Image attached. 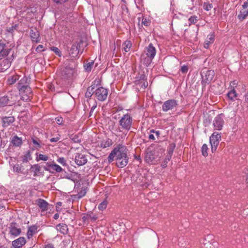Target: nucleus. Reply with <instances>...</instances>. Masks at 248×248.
<instances>
[{"mask_svg":"<svg viewBox=\"0 0 248 248\" xmlns=\"http://www.w3.org/2000/svg\"><path fill=\"white\" fill-rule=\"evenodd\" d=\"M117 152L116 155V165L120 168H123L128 164V157L127 154L128 150L126 147L122 144L117 145Z\"/></svg>","mask_w":248,"mask_h":248,"instance_id":"nucleus-1","label":"nucleus"},{"mask_svg":"<svg viewBox=\"0 0 248 248\" xmlns=\"http://www.w3.org/2000/svg\"><path fill=\"white\" fill-rule=\"evenodd\" d=\"M133 123V119L129 113L124 114L119 121V126L116 128L117 133H123L126 135L127 132L130 130Z\"/></svg>","mask_w":248,"mask_h":248,"instance_id":"nucleus-2","label":"nucleus"},{"mask_svg":"<svg viewBox=\"0 0 248 248\" xmlns=\"http://www.w3.org/2000/svg\"><path fill=\"white\" fill-rule=\"evenodd\" d=\"M156 49L152 43L145 48V53L141 56V60L144 65L148 66L152 62L156 55Z\"/></svg>","mask_w":248,"mask_h":248,"instance_id":"nucleus-3","label":"nucleus"},{"mask_svg":"<svg viewBox=\"0 0 248 248\" xmlns=\"http://www.w3.org/2000/svg\"><path fill=\"white\" fill-rule=\"evenodd\" d=\"M18 96L16 94L10 93L9 95H5L0 97V108L6 106H12L16 103Z\"/></svg>","mask_w":248,"mask_h":248,"instance_id":"nucleus-4","label":"nucleus"},{"mask_svg":"<svg viewBox=\"0 0 248 248\" xmlns=\"http://www.w3.org/2000/svg\"><path fill=\"white\" fill-rule=\"evenodd\" d=\"M201 76L202 78V84L205 86L206 84H209L213 80L215 72L212 70L202 71L201 73Z\"/></svg>","mask_w":248,"mask_h":248,"instance_id":"nucleus-5","label":"nucleus"},{"mask_svg":"<svg viewBox=\"0 0 248 248\" xmlns=\"http://www.w3.org/2000/svg\"><path fill=\"white\" fill-rule=\"evenodd\" d=\"M221 140V135L217 132H214L210 137V143L211 146L212 153L215 152L217 149L219 141Z\"/></svg>","mask_w":248,"mask_h":248,"instance_id":"nucleus-6","label":"nucleus"},{"mask_svg":"<svg viewBox=\"0 0 248 248\" xmlns=\"http://www.w3.org/2000/svg\"><path fill=\"white\" fill-rule=\"evenodd\" d=\"M108 89L103 87H99L94 90V96L100 101H105L108 95Z\"/></svg>","mask_w":248,"mask_h":248,"instance_id":"nucleus-7","label":"nucleus"},{"mask_svg":"<svg viewBox=\"0 0 248 248\" xmlns=\"http://www.w3.org/2000/svg\"><path fill=\"white\" fill-rule=\"evenodd\" d=\"M224 115L221 113L217 115L213 122V124L215 130H221L224 124Z\"/></svg>","mask_w":248,"mask_h":248,"instance_id":"nucleus-8","label":"nucleus"},{"mask_svg":"<svg viewBox=\"0 0 248 248\" xmlns=\"http://www.w3.org/2000/svg\"><path fill=\"white\" fill-rule=\"evenodd\" d=\"M44 169L45 170L51 173H54V171L61 172L63 170L61 166L54 163V161L52 162H47L46 166H44Z\"/></svg>","mask_w":248,"mask_h":248,"instance_id":"nucleus-9","label":"nucleus"},{"mask_svg":"<svg viewBox=\"0 0 248 248\" xmlns=\"http://www.w3.org/2000/svg\"><path fill=\"white\" fill-rule=\"evenodd\" d=\"M178 105L177 101L174 99H170L164 102L162 109L164 112H167L174 109Z\"/></svg>","mask_w":248,"mask_h":248,"instance_id":"nucleus-10","label":"nucleus"},{"mask_svg":"<svg viewBox=\"0 0 248 248\" xmlns=\"http://www.w3.org/2000/svg\"><path fill=\"white\" fill-rule=\"evenodd\" d=\"M35 204L40 209L42 214L46 211L50 206L46 200L41 198H39L35 201Z\"/></svg>","mask_w":248,"mask_h":248,"instance_id":"nucleus-11","label":"nucleus"},{"mask_svg":"<svg viewBox=\"0 0 248 248\" xmlns=\"http://www.w3.org/2000/svg\"><path fill=\"white\" fill-rule=\"evenodd\" d=\"M19 91L23 93L22 98L27 101L31 100L32 97V91L31 88L28 86H25Z\"/></svg>","mask_w":248,"mask_h":248,"instance_id":"nucleus-12","label":"nucleus"},{"mask_svg":"<svg viewBox=\"0 0 248 248\" xmlns=\"http://www.w3.org/2000/svg\"><path fill=\"white\" fill-rule=\"evenodd\" d=\"M10 233L14 236H18L21 232L18 225L16 222H12L9 227Z\"/></svg>","mask_w":248,"mask_h":248,"instance_id":"nucleus-13","label":"nucleus"},{"mask_svg":"<svg viewBox=\"0 0 248 248\" xmlns=\"http://www.w3.org/2000/svg\"><path fill=\"white\" fill-rule=\"evenodd\" d=\"M75 161L78 165L82 166L87 163V158L85 155L78 154L75 156Z\"/></svg>","mask_w":248,"mask_h":248,"instance_id":"nucleus-14","label":"nucleus"},{"mask_svg":"<svg viewBox=\"0 0 248 248\" xmlns=\"http://www.w3.org/2000/svg\"><path fill=\"white\" fill-rule=\"evenodd\" d=\"M26 243L25 238L24 237H20L12 242V246L17 248H22Z\"/></svg>","mask_w":248,"mask_h":248,"instance_id":"nucleus-15","label":"nucleus"},{"mask_svg":"<svg viewBox=\"0 0 248 248\" xmlns=\"http://www.w3.org/2000/svg\"><path fill=\"white\" fill-rule=\"evenodd\" d=\"M11 50L10 48L7 47L5 44H0V60L7 56Z\"/></svg>","mask_w":248,"mask_h":248,"instance_id":"nucleus-16","label":"nucleus"},{"mask_svg":"<svg viewBox=\"0 0 248 248\" xmlns=\"http://www.w3.org/2000/svg\"><path fill=\"white\" fill-rule=\"evenodd\" d=\"M30 34L31 41L33 42L37 43L40 42V38L39 32L36 29L31 30Z\"/></svg>","mask_w":248,"mask_h":248,"instance_id":"nucleus-17","label":"nucleus"},{"mask_svg":"<svg viewBox=\"0 0 248 248\" xmlns=\"http://www.w3.org/2000/svg\"><path fill=\"white\" fill-rule=\"evenodd\" d=\"M15 118L13 116H5L2 119V125L3 127H6L13 123Z\"/></svg>","mask_w":248,"mask_h":248,"instance_id":"nucleus-18","label":"nucleus"},{"mask_svg":"<svg viewBox=\"0 0 248 248\" xmlns=\"http://www.w3.org/2000/svg\"><path fill=\"white\" fill-rule=\"evenodd\" d=\"M38 226L36 225H32L28 227L27 232V236L28 239H31L34 234L37 232Z\"/></svg>","mask_w":248,"mask_h":248,"instance_id":"nucleus-19","label":"nucleus"},{"mask_svg":"<svg viewBox=\"0 0 248 248\" xmlns=\"http://www.w3.org/2000/svg\"><path fill=\"white\" fill-rule=\"evenodd\" d=\"M78 53V44H73L69 51V55L72 58L76 57Z\"/></svg>","mask_w":248,"mask_h":248,"instance_id":"nucleus-20","label":"nucleus"},{"mask_svg":"<svg viewBox=\"0 0 248 248\" xmlns=\"http://www.w3.org/2000/svg\"><path fill=\"white\" fill-rule=\"evenodd\" d=\"M19 78V76L17 74L10 75L8 77L7 83L9 85H12L15 83Z\"/></svg>","mask_w":248,"mask_h":248,"instance_id":"nucleus-21","label":"nucleus"},{"mask_svg":"<svg viewBox=\"0 0 248 248\" xmlns=\"http://www.w3.org/2000/svg\"><path fill=\"white\" fill-rule=\"evenodd\" d=\"M57 231H59L61 233L66 234L68 233V229L67 225L65 224H59L56 226Z\"/></svg>","mask_w":248,"mask_h":248,"instance_id":"nucleus-22","label":"nucleus"},{"mask_svg":"<svg viewBox=\"0 0 248 248\" xmlns=\"http://www.w3.org/2000/svg\"><path fill=\"white\" fill-rule=\"evenodd\" d=\"M31 170L34 172V176H39L40 174L41 173V167L38 164L31 165Z\"/></svg>","mask_w":248,"mask_h":248,"instance_id":"nucleus-23","label":"nucleus"},{"mask_svg":"<svg viewBox=\"0 0 248 248\" xmlns=\"http://www.w3.org/2000/svg\"><path fill=\"white\" fill-rule=\"evenodd\" d=\"M214 40V35L213 34L208 35L207 39L204 44V48H208L210 45L213 43Z\"/></svg>","mask_w":248,"mask_h":248,"instance_id":"nucleus-24","label":"nucleus"},{"mask_svg":"<svg viewBox=\"0 0 248 248\" xmlns=\"http://www.w3.org/2000/svg\"><path fill=\"white\" fill-rule=\"evenodd\" d=\"M131 46L132 43L131 41L129 40H126L123 44L122 49L125 52H128L130 51Z\"/></svg>","mask_w":248,"mask_h":248,"instance_id":"nucleus-25","label":"nucleus"},{"mask_svg":"<svg viewBox=\"0 0 248 248\" xmlns=\"http://www.w3.org/2000/svg\"><path fill=\"white\" fill-rule=\"evenodd\" d=\"M175 148V144L174 143H171L170 144V145L168 147V155H167L168 160H170Z\"/></svg>","mask_w":248,"mask_h":248,"instance_id":"nucleus-26","label":"nucleus"},{"mask_svg":"<svg viewBox=\"0 0 248 248\" xmlns=\"http://www.w3.org/2000/svg\"><path fill=\"white\" fill-rule=\"evenodd\" d=\"M11 142L14 146L16 147H19L22 143V139L17 136L13 137Z\"/></svg>","mask_w":248,"mask_h":248,"instance_id":"nucleus-27","label":"nucleus"},{"mask_svg":"<svg viewBox=\"0 0 248 248\" xmlns=\"http://www.w3.org/2000/svg\"><path fill=\"white\" fill-rule=\"evenodd\" d=\"M117 145L113 149L108 156V160L109 162H112L114 157L116 158V155L117 152Z\"/></svg>","mask_w":248,"mask_h":248,"instance_id":"nucleus-28","label":"nucleus"},{"mask_svg":"<svg viewBox=\"0 0 248 248\" xmlns=\"http://www.w3.org/2000/svg\"><path fill=\"white\" fill-rule=\"evenodd\" d=\"M248 16V10L243 9L240 11V14L238 16V18L242 21L246 18Z\"/></svg>","mask_w":248,"mask_h":248,"instance_id":"nucleus-29","label":"nucleus"},{"mask_svg":"<svg viewBox=\"0 0 248 248\" xmlns=\"http://www.w3.org/2000/svg\"><path fill=\"white\" fill-rule=\"evenodd\" d=\"M27 78L26 77H24L22 78L18 83L17 88L19 90H21V89H23L25 86H27Z\"/></svg>","mask_w":248,"mask_h":248,"instance_id":"nucleus-30","label":"nucleus"},{"mask_svg":"<svg viewBox=\"0 0 248 248\" xmlns=\"http://www.w3.org/2000/svg\"><path fill=\"white\" fill-rule=\"evenodd\" d=\"M94 87L92 86L89 87L87 88V91L85 93V97L87 98H90L91 96L93 95L94 96Z\"/></svg>","mask_w":248,"mask_h":248,"instance_id":"nucleus-31","label":"nucleus"},{"mask_svg":"<svg viewBox=\"0 0 248 248\" xmlns=\"http://www.w3.org/2000/svg\"><path fill=\"white\" fill-rule=\"evenodd\" d=\"M1 66H3V68H1V72L4 71L5 70L7 69L11 65V62L8 59H5L0 64Z\"/></svg>","mask_w":248,"mask_h":248,"instance_id":"nucleus-32","label":"nucleus"},{"mask_svg":"<svg viewBox=\"0 0 248 248\" xmlns=\"http://www.w3.org/2000/svg\"><path fill=\"white\" fill-rule=\"evenodd\" d=\"M93 64V61H91V62H87L86 63H84V67L85 68V71L88 72H90L92 70V68Z\"/></svg>","mask_w":248,"mask_h":248,"instance_id":"nucleus-33","label":"nucleus"},{"mask_svg":"<svg viewBox=\"0 0 248 248\" xmlns=\"http://www.w3.org/2000/svg\"><path fill=\"white\" fill-rule=\"evenodd\" d=\"M237 93L234 89H232L230 92H229L227 93V96L228 98L231 100H233L234 98L237 96Z\"/></svg>","mask_w":248,"mask_h":248,"instance_id":"nucleus-34","label":"nucleus"},{"mask_svg":"<svg viewBox=\"0 0 248 248\" xmlns=\"http://www.w3.org/2000/svg\"><path fill=\"white\" fill-rule=\"evenodd\" d=\"M87 193V188L85 187H82L80 191L78 193L77 196L78 199L84 197Z\"/></svg>","mask_w":248,"mask_h":248,"instance_id":"nucleus-35","label":"nucleus"},{"mask_svg":"<svg viewBox=\"0 0 248 248\" xmlns=\"http://www.w3.org/2000/svg\"><path fill=\"white\" fill-rule=\"evenodd\" d=\"M70 139L75 143H80L81 141V139L78 135L72 134L70 136Z\"/></svg>","mask_w":248,"mask_h":248,"instance_id":"nucleus-36","label":"nucleus"},{"mask_svg":"<svg viewBox=\"0 0 248 248\" xmlns=\"http://www.w3.org/2000/svg\"><path fill=\"white\" fill-rule=\"evenodd\" d=\"M31 140L34 145V147L35 149H38L41 148L40 141L38 139L32 138Z\"/></svg>","mask_w":248,"mask_h":248,"instance_id":"nucleus-37","label":"nucleus"},{"mask_svg":"<svg viewBox=\"0 0 248 248\" xmlns=\"http://www.w3.org/2000/svg\"><path fill=\"white\" fill-rule=\"evenodd\" d=\"M31 159V155L30 152H28L22 157L23 162H28Z\"/></svg>","mask_w":248,"mask_h":248,"instance_id":"nucleus-38","label":"nucleus"},{"mask_svg":"<svg viewBox=\"0 0 248 248\" xmlns=\"http://www.w3.org/2000/svg\"><path fill=\"white\" fill-rule=\"evenodd\" d=\"M208 150L207 145L206 144H203L202 147V153L204 156L206 157L208 155Z\"/></svg>","mask_w":248,"mask_h":248,"instance_id":"nucleus-39","label":"nucleus"},{"mask_svg":"<svg viewBox=\"0 0 248 248\" xmlns=\"http://www.w3.org/2000/svg\"><path fill=\"white\" fill-rule=\"evenodd\" d=\"M107 204L108 202L106 200H104L99 204L98 208L99 210L103 211L106 208Z\"/></svg>","mask_w":248,"mask_h":248,"instance_id":"nucleus-40","label":"nucleus"},{"mask_svg":"<svg viewBox=\"0 0 248 248\" xmlns=\"http://www.w3.org/2000/svg\"><path fill=\"white\" fill-rule=\"evenodd\" d=\"M48 159V157L47 155H44L43 154H39L36 157V160L47 161Z\"/></svg>","mask_w":248,"mask_h":248,"instance_id":"nucleus-41","label":"nucleus"},{"mask_svg":"<svg viewBox=\"0 0 248 248\" xmlns=\"http://www.w3.org/2000/svg\"><path fill=\"white\" fill-rule=\"evenodd\" d=\"M14 171L17 173H21L22 172V166L19 164H16L13 167Z\"/></svg>","mask_w":248,"mask_h":248,"instance_id":"nucleus-42","label":"nucleus"},{"mask_svg":"<svg viewBox=\"0 0 248 248\" xmlns=\"http://www.w3.org/2000/svg\"><path fill=\"white\" fill-rule=\"evenodd\" d=\"M198 17L196 16H190L189 19L188 21L189 22V26L192 24H195L197 23L198 21Z\"/></svg>","mask_w":248,"mask_h":248,"instance_id":"nucleus-43","label":"nucleus"},{"mask_svg":"<svg viewBox=\"0 0 248 248\" xmlns=\"http://www.w3.org/2000/svg\"><path fill=\"white\" fill-rule=\"evenodd\" d=\"M57 161H58V162H59V163L62 164L63 166L66 167L67 166L66 161L65 159L63 157H59L57 159Z\"/></svg>","mask_w":248,"mask_h":248,"instance_id":"nucleus-44","label":"nucleus"},{"mask_svg":"<svg viewBox=\"0 0 248 248\" xmlns=\"http://www.w3.org/2000/svg\"><path fill=\"white\" fill-rule=\"evenodd\" d=\"M50 49L52 51H53V52H54L55 53V54L57 55H58V56H59V57L61 56V55H62L61 52L60 50L58 47H56L55 46H52V47H50Z\"/></svg>","mask_w":248,"mask_h":248,"instance_id":"nucleus-45","label":"nucleus"},{"mask_svg":"<svg viewBox=\"0 0 248 248\" xmlns=\"http://www.w3.org/2000/svg\"><path fill=\"white\" fill-rule=\"evenodd\" d=\"M112 144V140L110 139H108V140L106 141V142L103 144H101V147L102 148H106L110 146Z\"/></svg>","mask_w":248,"mask_h":248,"instance_id":"nucleus-46","label":"nucleus"},{"mask_svg":"<svg viewBox=\"0 0 248 248\" xmlns=\"http://www.w3.org/2000/svg\"><path fill=\"white\" fill-rule=\"evenodd\" d=\"M213 8V5L211 3H204L203 4V8L206 11H210Z\"/></svg>","mask_w":248,"mask_h":248,"instance_id":"nucleus-47","label":"nucleus"},{"mask_svg":"<svg viewBox=\"0 0 248 248\" xmlns=\"http://www.w3.org/2000/svg\"><path fill=\"white\" fill-rule=\"evenodd\" d=\"M188 67L187 66L184 65L181 67L180 71L183 74H186L187 72Z\"/></svg>","mask_w":248,"mask_h":248,"instance_id":"nucleus-48","label":"nucleus"},{"mask_svg":"<svg viewBox=\"0 0 248 248\" xmlns=\"http://www.w3.org/2000/svg\"><path fill=\"white\" fill-rule=\"evenodd\" d=\"M151 155L150 154H147L146 155V157H145V159H146V161L147 162H148V163H153V158L154 157H151Z\"/></svg>","mask_w":248,"mask_h":248,"instance_id":"nucleus-49","label":"nucleus"},{"mask_svg":"<svg viewBox=\"0 0 248 248\" xmlns=\"http://www.w3.org/2000/svg\"><path fill=\"white\" fill-rule=\"evenodd\" d=\"M142 24L146 27L149 26L150 24V21L147 18H143L142 20Z\"/></svg>","mask_w":248,"mask_h":248,"instance_id":"nucleus-50","label":"nucleus"},{"mask_svg":"<svg viewBox=\"0 0 248 248\" xmlns=\"http://www.w3.org/2000/svg\"><path fill=\"white\" fill-rule=\"evenodd\" d=\"M56 122L57 124L61 125L62 124L63 118L61 117H57L55 118Z\"/></svg>","mask_w":248,"mask_h":248,"instance_id":"nucleus-51","label":"nucleus"},{"mask_svg":"<svg viewBox=\"0 0 248 248\" xmlns=\"http://www.w3.org/2000/svg\"><path fill=\"white\" fill-rule=\"evenodd\" d=\"M97 107V103L96 101L94 102L93 105L91 107L90 112V116L92 115V113L93 112L94 110Z\"/></svg>","mask_w":248,"mask_h":248,"instance_id":"nucleus-52","label":"nucleus"},{"mask_svg":"<svg viewBox=\"0 0 248 248\" xmlns=\"http://www.w3.org/2000/svg\"><path fill=\"white\" fill-rule=\"evenodd\" d=\"M44 46L42 45H39L37 46V47L36 48V51L37 52H42L44 51Z\"/></svg>","mask_w":248,"mask_h":248,"instance_id":"nucleus-53","label":"nucleus"},{"mask_svg":"<svg viewBox=\"0 0 248 248\" xmlns=\"http://www.w3.org/2000/svg\"><path fill=\"white\" fill-rule=\"evenodd\" d=\"M170 160H168L167 159V155L166 156L165 159L164 161L162 162L161 164V166L162 168H165L167 167V163Z\"/></svg>","mask_w":248,"mask_h":248,"instance_id":"nucleus-54","label":"nucleus"},{"mask_svg":"<svg viewBox=\"0 0 248 248\" xmlns=\"http://www.w3.org/2000/svg\"><path fill=\"white\" fill-rule=\"evenodd\" d=\"M59 136H57L55 138H52L50 139V141L51 142H57L60 140Z\"/></svg>","mask_w":248,"mask_h":248,"instance_id":"nucleus-55","label":"nucleus"},{"mask_svg":"<svg viewBox=\"0 0 248 248\" xmlns=\"http://www.w3.org/2000/svg\"><path fill=\"white\" fill-rule=\"evenodd\" d=\"M56 3L62 4L67 2L68 0H53Z\"/></svg>","mask_w":248,"mask_h":248,"instance_id":"nucleus-56","label":"nucleus"},{"mask_svg":"<svg viewBox=\"0 0 248 248\" xmlns=\"http://www.w3.org/2000/svg\"><path fill=\"white\" fill-rule=\"evenodd\" d=\"M44 248H56L54 245L52 244H47L46 245H45L44 246Z\"/></svg>","mask_w":248,"mask_h":248,"instance_id":"nucleus-57","label":"nucleus"},{"mask_svg":"<svg viewBox=\"0 0 248 248\" xmlns=\"http://www.w3.org/2000/svg\"><path fill=\"white\" fill-rule=\"evenodd\" d=\"M148 86V82L147 81H144L143 84L141 85V88L143 89H145Z\"/></svg>","mask_w":248,"mask_h":248,"instance_id":"nucleus-58","label":"nucleus"},{"mask_svg":"<svg viewBox=\"0 0 248 248\" xmlns=\"http://www.w3.org/2000/svg\"><path fill=\"white\" fill-rule=\"evenodd\" d=\"M245 173L246 174V182L248 183V169H247L245 171Z\"/></svg>","mask_w":248,"mask_h":248,"instance_id":"nucleus-59","label":"nucleus"},{"mask_svg":"<svg viewBox=\"0 0 248 248\" xmlns=\"http://www.w3.org/2000/svg\"><path fill=\"white\" fill-rule=\"evenodd\" d=\"M244 9H246L248 7V2H245L242 5Z\"/></svg>","mask_w":248,"mask_h":248,"instance_id":"nucleus-60","label":"nucleus"},{"mask_svg":"<svg viewBox=\"0 0 248 248\" xmlns=\"http://www.w3.org/2000/svg\"><path fill=\"white\" fill-rule=\"evenodd\" d=\"M149 139L150 140H155V139L154 135L153 134H151L149 135Z\"/></svg>","mask_w":248,"mask_h":248,"instance_id":"nucleus-61","label":"nucleus"},{"mask_svg":"<svg viewBox=\"0 0 248 248\" xmlns=\"http://www.w3.org/2000/svg\"><path fill=\"white\" fill-rule=\"evenodd\" d=\"M59 217V214L58 213H56L54 215L53 218L55 219H57Z\"/></svg>","mask_w":248,"mask_h":248,"instance_id":"nucleus-62","label":"nucleus"},{"mask_svg":"<svg viewBox=\"0 0 248 248\" xmlns=\"http://www.w3.org/2000/svg\"><path fill=\"white\" fill-rule=\"evenodd\" d=\"M245 100L246 102H248V92L245 95Z\"/></svg>","mask_w":248,"mask_h":248,"instance_id":"nucleus-63","label":"nucleus"},{"mask_svg":"<svg viewBox=\"0 0 248 248\" xmlns=\"http://www.w3.org/2000/svg\"><path fill=\"white\" fill-rule=\"evenodd\" d=\"M14 29H15V27L14 26H12L11 28H10L9 29H7V31L9 32H12Z\"/></svg>","mask_w":248,"mask_h":248,"instance_id":"nucleus-64","label":"nucleus"}]
</instances>
